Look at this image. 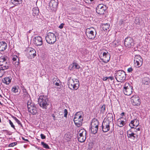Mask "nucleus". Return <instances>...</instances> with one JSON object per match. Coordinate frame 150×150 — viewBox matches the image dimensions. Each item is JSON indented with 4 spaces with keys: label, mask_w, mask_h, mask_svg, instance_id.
<instances>
[{
    "label": "nucleus",
    "mask_w": 150,
    "mask_h": 150,
    "mask_svg": "<svg viewBox=\"0 0 150 150\" xmlns=\"http://www.w3.org/2000/svg\"><path fill=\"white\" fill-rule=\"evenodd\" d=\"M52 116L53 117V119L54 120H56L55 116L54 114L52 115Z\"/></svg>",
    "instance_id": "864d4df0"
},
{
    "label": "nucleus",
    "mask_w": 150,
    "mask_h": 150,
    "mask_svg": "<svg viewBox=\"0 0 150 150\" xmlns=\"http://www.w3.org/2000/svg\"><path fill=\"white\" fill-rule=\"evenodd\" d=\"M99 122L98 120L96 119H93L91 123V125L98 127Z\"/></svg>",
    "instance_id": "c85d7f7f"
},
{
    "label": "nucleus",
    "mask_w": 150,
    "mask_h": 150,
    "mask_svg": "<svg viewBox=\"0 0 150 150\" xmlns=\"http://www.w3.org/2000/svg\"><path fill=\"white\" fill-rule=\"evenodd\" d=\"M41 144L43 146V147L44 148L48 149H50V147L46 143H45L44 142H41Z\"/></svg>",
    "instance_id": "f704fd0d"
},
{
    "label": "nucleus",
    "mask_w": 150,
    "mask_h": 150,
    "mask_svg": "<svg viewBox=\"0 0 150 150\" xmlns=\"http://www.w3.org/2000/svg\"><path fill=\"white\" fill-rule=\"evenodd\" d=\"M125 72L123 70H119L115 73V78L118 82H123L125 81Z\"/></svg>",
    "instance_id": "f03ea898"
},
{
    "label": "nucleus",
    "mask_w": 150,
    "mask_h": 150,
    "mask_svg": "<svg viewBox=\"0 0 150 150\" xmlns=\"http://www.w3.org/2000/svg\"><path fill=\"white\" fill-rule=\"evenodd\" d=\"M64 117H67V115L68 114L67 110L66 109H65L64 110Z\"/></svg>",
    "instance_id": "a19ab883"
},
{
    "label": "nucleus",
    "mask_w": 150,
    "mask_h": 150,
    "mask_svg": "<svg viewBox=\"0 0 150 150\" xmlns=\"http://www.w3.org/2000/svg\"><path fill=\"white\" fill-rule=\"evenodd\" d=\"M38 101L39 106L43 109H47L49 105L50 101L46 96L41 95L39 96Z\"/></svg>",
    "instance_id": "f257e3e1"
},
{
    "label": "nucleus",
    "mask_w": 150,
    "mask_h": 150,
    "mask_svg": "<svg viewBox=\"0 0 150 150\" xmlns=\"http://www.w3.org/2000/svg\"><path fill=\"white\" fill-rule=\"evenodd\" d=\"M79 80L77 79H72L70 77L68 78V80L67 82V84L69 88L72 87L73 85L75 83V82H79Z\"/></svg>",
    "instance_id": "412c9836"
},
{
    "label": "nucleus",
    "mask_w": 150,
    "mask_h": 150,
    "mask_svg": "<svg viewBox=\"0 0 150 150\" xmlns=\"http://www.w3.org/2000/svg\"><path fill=\"white\" fill-rule=\"evenodd\" d=\"M101 27L103 30L104 31H105L109 29L110 25L108 23L103 24H102Z\"/></svg>",
    "instance_id": "7c9ffc66"
},
{
    "label": "nucleus",
    "mask_w": 150,
    "mask_h": 150,
    "mask_svg": "<svg viewBox=\"0 0 150 150\" xmlns=\"http://www.w3.org/2000/svg\"><path fill=\"white\" fill-rule=\"evenodd\" d=\"M40 137L42 139H45L46 137L43 134H40Z\"/></svg>",
    "instance_id": "c03bdc74"
},
{
    "label": "nucleus",
    "mask_w": 150,
    "mask_h": 150,
    "mask_svg": "<svg viewBox=\"0 0 150 150\" xmlns=\"http://www.w3.org/2000/svg\"><path fill=\"white\" fill-rule=\"evenodd\" d=\"M27 56L29 58H32L36 56V52L35 50L29 48L27 50Z\"/></svg>",
    "instance_id": "2eb2a0df"
},
{
    "label": "nucleus",
    "mask_w": 150,
    "mask_h": 150,
    "mask_svg": "<svg viewBox=\"0 0 150 150\" xmlns=\"http://www.w3.org/2000/svg\"><path fill=\"white\" fill-rule=\"evenodd\" d=\"M108 79H109L111 80L112 81L114 79V78L112 76H109L108 77Z\"/></svg>",
    "instance_id": "3c124183"
},
{
    "label": "nucleus",
    "mask_w": 150,
    "mask_h": 150,
    "mask_svg": "<svg viewBox=\"0 0 150 150\" xmlns=\"http://www.w3.org/2000/svg\"><path fill=\"white\" fill-rule=\"evenodd\" d=\"M0 97H1V98H2V96H1V95L0 94Z\"/></svg>",
    "instance_id": "e2e57ef3"
},
{
    "label": "nucleus",
    "mask_w": 150,
    "mask_h": 150,
    "mask_svg": "<svg viewBox=\"0 0 150 150\" xmlns=\"http://www.w3.org/2000/svg\"><path fill=\"white\" fill-rule=\"evenodd\" d=\"M108 8L107 6L103 4H99L96 8V13L100 15H103L106 13V11Z\"/></svg>",
    "instance_id": "39448f33"
},
{
    "label": "nucleus",
    "mask_w": 150,
    "mask_h": 150,
    "mask_svg": "<svg viewBox=\"0 0 150 150\" xmlns=\"http://www.w3.org/2000/svg\"><path fill=\"white\" fill-rule=\"evenodd\" d=\"M134 65L136 67H141L143 63V59L139 55H135L134 58Z\"/></svg>",
    "instance_id": "1a4fd4ad"
},
{
    "label": "nucleus",
    "mask_w": 150,
    "mask_h": 150,
    "mask_svg": "<svg viewBox=\"0 0 150 150\" xmlns=\"http://www.w3.org/2000/svg\"><path fill=\"white\" fill-rule=\"evenodd\" d=\"M12 117L19 125H20L22 127L23 126L22 124L21 123L20 121L16 117L13 116H12Z\"/></svg>",
    "instance_id": "c9c22d12"
},
{
    "label": "nucleus",
    "mask_w": 150,
    "mask_h": 150,
    "mask_svg": "<svg viewBox=\"0 0 150 150\" xmlns=\"http://www.w3.org/2000/svg\"><path fill=\"white\" fill-rule=\"evenodd\" d=\"M125 115V113L124 112H122V113L121 114H120V115L121 116H123Z\"/></svg>",
    "instance_id": "4d7b16f0"
},
{
    "label": "nucleus",
    "mask_w": 150,
    "mask_h": 150,
    "mask_svg": "<svg viewBox=\"0 0 150 150\" xmlns=\"http://www.w3.org/2000/svg\"><path fill=\"white\" fill-rule=\"evenodd\" d=\"M52 82H53V83H54L57 81H60V80L57 78V77H54L53 78L52 80Z\"/></svg>",
    "instance_id": "4c0bfd02"
},
{
    "label": "nucleus",
    "mask_w": 150,
    "mask_h": 150,
    "mask_svg": "<svg viewBox=\"0 0 150 150\" xmlns=\"http://www.w3.org/2000/svg\"><path fill=\"white\" fill-rule=\"evenodd\" d=\"M4 69H2V68H0V73H1L2 74H3L4 72L3 71Z\"/></svg>",
    "instance_id": "8fccbe9b"
},
{
    "label": "nucleus",
    "mask_w": 150,
    "mask_h": 150,
    "mask_svg": "<svg viewBox=\"0 0 150 150\" xmlns=\"http://www.w3.org/2000/svg\"><path fill=\"white\" fill-rule=\"evenodd\" d=\"M19 88V87L18 86H14L12 88L11 91L12 92L16 93L18 92Z\"/></svg>",
    "instance_id": "473e14b6"
},
{
    "label": "nucleus",
    "mask_w": 150,
    "mask_h": 150,
    "mask_svg": "<svg viewBox=\"0 0 150 150\" xmlns=\"http://www.w3.org/2000/svg\"><path fill=\"white\" fill-rule=\"evenodd\" d=\"M131 102L134 106H139L141 103V100L137 95L133 96L130 98Z\"/></svg>",
    "instance_id": "9b49d317"
},
{
    "label": "nucleus",
    "mask_w": 150,
    "mask_h": 150,
    "mask_svg": "<svg viewBox=\"0 0 150 150\" xmlns=\"http://www.w3.org/2000/svg\"><path fill=\"white\" fill-rule=\"evenodd\" d=\"M33 40L35 45L37 46H40L43 43L42 38L40 36L35 37Z\"/></svg>",
    "instance_id": "f3484780"
},
{
    "label": "nucleus",
    "mask_w": 150,
    "mask_h": 150,
    "mask_svg": "<svg viewBox=\"0 0 150 150\" xmlns=\"http://www.w3.org/2000/svg\"><path fill=\"white\" fill-rule=\"evenodd\" d=\"M127 133L128 137L130 139L133 140L137 139L138 135L136 133L133 132L132 129H130L128 131Z\"/></svg>",
    "instance_id": "6ab92c4d"
},
{
    "label": "nucleus",
    "mask_w": 150,
    "mask_h": 150,
    "mask_svg": "<svg viewBox=\"0 0 150 150\" xmlns=\"http://www.w3.org/2000/svg\"><path fill=\"white\" fill-rule=\"evenodd\" d=\"M84 1L87 3H89V0H84Z\"/></svg>",
    "instance_id": "6e6d98bb"
},
{
    "label": "nucleus",
    "mask_w": 150,
    "mask_h": 150,
    "mask_svg": "<svg viewBox=\"0 0 150 150\" xmlns=\"http://www.w3.org/2000/svg\"><path fill=\"white\" fill-rule=\"evenodd\" d=\"M9 63L5 57H2L0 58V66L2 69H7L9 67Z\"/></svg>",
    "instance_id": "9d476101"
},
{
    "label": "nucleus",
    "mask_w": 150,
    "mask_h": 150,
    "mask_svg": "<svg viewBox=\"0 0 150 150\" xmlns=\"http://www.w3.org/2000/svg\"><path fill=\"white\" fill-rule=\"evenodd\" d=\"M112 123V122L108 120L103 121L102 126V131L105 132L108 131L110 129V125Z\"/></svg>",
    "instance_id": "ddd939ff"
},
{
    "label": "nucleus",
    "mask_w": 150,
    "mask_h": 150,
    "mask_svg": "<svg viewBox=\"0 0 150 150\" xmlns=\"http://www.w3.org/2000/svg\"><path fill=\"white\" fill-rule=\"evenodd\" d=\"M139 124V122L138 120L134 119L131 121L129 125L131 129L134 128V127H137Z\"/></svg>",
    "instance_id": "aec40b11"
},
{
    "label": "nucleus",
    "mask_w": 150,
    "mask_h": 150,
    "mask_svg": "<svg viewBox=\"0 0 150 150\" xmlns=\"http://www.w3.org/2000/svg\"><path fill=\"white\" fill-rule=\"evenodd\" d=\"M79 82H75V83L73 85L72 87H71L69 88L71 90H77L79 86Z\"/></svg>",
    "instance_id": "bb28decb"
},
{
    "label": "nucleus",
    "mask_w": 150,
    "mask_h": 150,
    "mask_svg": "<svg viewBox=\"0 0 150 150\" xmlns=\"http://www.w3.org/2000/svg\"><path fill=\"white\" fill-rule=\"evenodd\" d=\"M83 120V117L81 116V112H77L75 114L74 119V121L76 125L78 127H80L82 124Z\"/></svg>",
    "instance_id": "20e7f679"
},
{
    "label": "nucleus",
    "mask_w": 150,
    "mask_h": 150,
    "mask_svg": "<svg viewBox=\"0 0 150 150\" xmlns=\"http://www.w3.org/2000/svg\"><path fill=\"white\" fill-rule=\"evenodd\" d=\"M31 29H30V30H29V31L28 32V33H30L31 31V30L33 29V28H31Z\"/></svg>",
    "instance_id": "13d9d810"
},
{
    "label": "nucleus",
    "mask_w": 150,
    "mask_h": 150,
    "mask_svg": "<svg viewBox=\"0 0 150 150\" xmlns=\"http://www.w3.org/2000/svg\"><path fill=\"white\" fill-rule=\"evenodd\" d=\"M7 45L4 41L0 42V51H3L7 48Z\"/></svg>",
    "instance_id": "4be33fe9"
},
{
    "label": "nucleus",
    "mask_w": 150,
    "mask_h": 150,
    "mask_svg": "<svg viewBox=\"0 0 150 150\" xmlns=\"http://www.w3.org/2000/svg\"><path fill=\"white\" fill-rule=\"evenodd\" d=\"M133 90V87L129 83H125L124 85V89L123 90V91L125 95H130L132 93Z\"/></svg>",
    "instance_id": "423d86ee"
},
{
    "label": "nucleus",
    "mask_w": 150,
    "mask_h": 150,
    "mask_svg": "<svg viewBox=\"0 0 150 150\" xmlns=\"http://www.w3.org/2000/svg\"><path fill=\"white\" fill-rule=\"evenodd\" d=\"M78 139L80 142H84L86 139V131L84 129H81L79 132Z\"/></svg>",
    "instance_id": "0eeeda50"
},
{
    "label": "nucleus",
    "mask_w": 150,
    "mask_h": 150,
    "mask_svg": "<svg viewBox=\"0 0 150 150\" xmlns=\"http://www.w3.org/2000/svg\"><path fill=\"white\" fill-rule=\"evenodd\" d=\"M142 83L145 85L150 84V79L148 77H145L142 79Z\"/></svg>",
    "instance_id": "5701e85b"
},
{
    "label": "nucleus",
    "mask_w": 150,
    "mask_h": 150,
    "mask_svg": "<svg viewBox=\"0 0 150 150\" xmlns=\"http://www.w3.org/2000/svg\"><path fill=\"white\" fill-rule=\"evenodd\" d=\"M11 3L14 5L13 6L18 5L21 4L22 0H11Z\"/></svg>",
    "instance_id": "a878e982"
},
{
    "label": "nucleus",
    "mask_w": 150,
    "mask_h": 150,
    "mask_svg": "<svg viewBox=\"0 0 150 150\" xmlns=\"http://www.w3.org/2000/svg\"><path fill=\"white\" fill-rule=\"evenodd\" d=\"M13 63L16 67L18 66L19 63V59L16 55H14L12 58Z\"/></svg>",
    "instance_id": "b1692460"
},
{
    "label": "nucleus",
    "mask_w": 150,
    "mask_h": 150,
    "mask_svg": "<svg viewBox=\"0 0 150 150\" xmlns=\"http://www.w3.org/2000/svg\"><path fill=\"white\" fill-rule=\"evenodd\" d=\"M134 132H137V130H138V131H140V127H138V128H134Z\"/></svg>",
    "instance_id": "09e8293b"
},
{
    "label": "nucleus",
    "mask_w": 150,
    "mask_h": 150,
    "mask_svg": "<svg viewBox=\"0 0 150 150\" xmlns=\"http://www.w3.org/2000/svg\"><path fill=\"white\" fill-rule=\"evenodd\" d=\"M64 24L63 23H61L60 25L59 26V28L60 29H62L63 28L64 25Z\"/></svg>",
    "instance_id": "a18cd8bd"
},
{
    "label": "nucleus",
    "mask_w": 150,
    "mask_h": 150,
    "mask_svg": "<svg viewBox=\"0 0 150 150\" xmlns=\"http://www.w3.org/2000/svg\"><path fill=\"white\" fill-rule=\"evenodd\" d=\"M122 118V117H121L119 120H118V122H119V127H122L125 124V122L123 120H121V119Z\"/></svg>",
    "instance_id": "72a5a7b5"
},
{
    "label": "nucleus",
    "mask_w": 150,
    "mask_h": 150,
    "mask_svg": "<svg viewBox=\"0 0 150 150\" xmlns=\"http://www.w3.org/2000/svg\"><path fill=\"white\" fill-rule=\"evenodd\" d=\"M32 11L33 14L34 16L38 15L39 12L38 8L36 7H35L33 8Z\"/></svg>",
    "instance_id": "c756f323"
},
{
    "label": "nucleus",
    "mask_w": 150,
    "mask_h": 150,
    "mask_svg": "<svg viewBox=\"0 0 150 150\" xmlns=\"http://www.w3.org/2000/svg\"><path fill=\"white\" fill-rule=\"evenodd\" d=\"M103 58H101L103 62L107 63L109 62L110 59V54L107 52H104L103 54Z\"/></svg>",
    "instance_id": "dca6fc26"
},
{
    "label": "nucleus",
    "mask_w": 150,
    "mask_h": 150,
    "mask_svg": "<svg viewBox=\"0 0 150 150\" xmlns=\"http://www.w3.org/2000/svg\"><path fill=\"white\" fill-rule=\"evenodd\" d=\"M69 68L71 70H73L75 69H79L80 67L77 63H74L70 65Z\"/></svg>",
    "instance_id": "393cba45"
},
{
    "label": "nucleus",
    "mask_w": 150,
    "mask_h": 150,
    "mask_svg": "<svg viewBox=\"0 0 150 150\" xmlns=\"http://www.w3.org/2000/svg\"><path fill=\"white\" fill-rule=\"evenodd\" d=\"M38 150H43V149L42 148H38Z\"/></svg>",
    "instance_id": "bf43d9fd"
},
{
    "label": "nucleus",
    "mask_w": 150,
    "mask_h": 150,
    "mask_svg": "<svg viewBox=\"0 0 150 150\" xmlns=\"http://www.w3.org/2000/svg\"><path fill=\"white\" fill-rule=\"evenodd\" d=\"M124 45L127 48H131L134 46L133 40L130 37H127L125 38Z\"/></svg>",
    "instance_id": "f8f14e48"
},
{
    "label": "nucleus",
    "mask_w": 150,
    "mask_h": 150,
    "mask_svg": "<svg viewBox=\"0 0 150 150\" xmlns=\"http://www.w3.org/2000/svg\"><path fill=\"white\" fill-rule=\"evenodd\" d=\"M27 107L28 111L33 115H35L37 113V109L35 106L33 105V103H30V105L28 104Z\"/></svg>",
    "instance_id": "4468645a"
},
{
    "label": "nucleus",
    "mask_w": 150,
    "mask_h": 150,
    "mask_svg": "<svg viewBox=\"0 0 150 150\" xmlns=\"http://www.w3.org/2000/svg\"><path fill=\"white\" fill-rule=\"evenodd\" d=\"M9 123L10 124V125L11 127H12L14 129H15V126L13 125V122L11 121L10 120H9Z\"/></svg>",
    "instance_id": "ea45409f"
},
{
    "label": "nucleus",
    "mask_w": 150,
    "mask_h": 150,
    "mask_svg": "<svg viewBox=\"0 0 150 150\" xmlns=\"http://www.w3.org/2000/svg\"><path fill=\"white\" fill-rule=\"evenodd\" d=\"M57 1V0H51L49 3V6L52 11H54L57 6L58 3Z\"/></svg>",
    "instance_id": "a211bd4d"
},
{
    "label": "nucleus",
    "mask_w": 150,
    "mask_h": 150,
    "mask_svg": "<svg viewBox=\"0 0 150 150\" xmlns=\"http://www.w3.org/2000/svg\"><path fill=\"white\" fill-rule=\"evenodd\" d=\"M22 139L26 141H27V142H28V140L27 139H25L24 137H22Z\"/></svg>",
    "instance_id": "5fc2aeb1"
},
{
    "label": "nucleus",
    "mask_w": 150,
    "mask_h": 150,
    "mask_svg": "<svg viewBox=\"0 0 150 150\" xmlns=\"http://www.w3.org/2000/svg\"><path fill=\"white\" fill-rule=\"evenodd\" d=\"M60 82V81H57L55 82L54 84L56 86H59V82Z\"/></svg>",
    "instance_id": "de8ad7c7"
},
{
    "label": "nucleus",
    "mask_w": 150,
    "mask_h": 150,
    "mask_svg": "<svg viewBox=\"0 0 150 150\" xmlns=\"http://www.w3.org/2000/svg\"><path fill=\"white\" fill-rule=\"evenodd\" d=\"M17 144L16 142H14L8 145L9 147H13L14 146L16 145Z\"/></svg>",
    "instance_id": "58836bf2"
},
{
    "label": "nucleus",
    "mask_w": 150,
    "mask_h": 150,
    "mask_svg": "<svg viewBox=\"0 0 150 150\" xmlns=\"http://www.w3.org/2000/svg\"><path fill=\"white\" fill-rule=\"evenodd\" d=\"M3 81L4 83L8 85L11 82V79L9 77H5L3 80Z\"/></svg>",
    "instance_id": "2f4dec72"
},
{
    "label": "nucleus",
    "mask_w": 150,
    "mask_h": 150,
    "mask_svg": "<svg viewBox=\"0 0 150 150\" xmlns=\"http://www.w3.org/2000/svg\"><path fill=\"white\" fill-rule=\"evenodd\" d=\"M86 34L88 38L93 39L96 36V32L94 29L90 28L86 29Z\"/></svg>",
    "instance_id": "6e6552de"
},
{
    "label": "nucleus",
    "mask_w": 150,
    "mask_h": 150,
    "mask_svg": "<svg viewBox=\"0 0 150 150\" xmlns=\"http://www.w3.org/2000/svg\"><path fill=\"white\" fill-rule=\"evenodd\" d=\"M0 104L2 105V104L1 103V102L0 101Z\"/></svg>",
    "instance_id": "0e129e2a"
},
{
    "label": "nucleus",
    "mask_w": 150,
    "mask_h": 150,
    "mask_svg": "<svg viewBox=\"0 0 150 150\" xmlns=\"http://www.w3.org/2000/svg\"><path fill=\"white\" fill-rule=\"evenodd\" d=\"M98 129V127L91 125V130L92 133L96 134L97 132Z\"/></svg>",
    "instance_id": "cd10ccee"
},
{
    "label": "nucleus",
    "mask_w": 150,
    "mask_h": 150,
    "mask_svg": "<svg viewBox=\"0 0 150 150\" xmlns=\"http://www.w3.org/2000/svg\"><path fill=\"white\" fill-rule=\"evenodd\" d=\"M94 0H89V3H90L91 2L93 1Z\"/></svg>",
    "instance_id": "052dcab7"
},
{
    "label": "nucleus",
    "mask_w": 150,
    "mask_h": 150,
    "mask_svg": "<svg viewBox=\"0 0 150 150\" xmlns=\"http://www.w3.org/2000/svg\"><path fill=\"white\" fill-rule=\"evenodd\" d=\"M23 90V92L24 93V94L26 95L28 94V93L26 91V89L24 88V87H23V88H22Z\"/></svg>",
    "instance_id": "79ce46f5"
},
{
    "label": "nucleus",
    "mask_w": 150,
    "mask_h": 150,
    "mask_svg": "<svg viewBox=\"0 0 150 150\" xmlns=\"http://www.w3.org/2000/svg\"><path fill=\"white\" fill-rule=\"evenodd\" d=\"M45 39L47 43L50 44H52L56 41V37L54 33L49 32L46 35Z\"/></svg>",
    "instance_id": "7ed1b4c3"
},
{
    "label": "nucleus",
    "mask_w": 150,
    "mask_h": 150,
    "mask_svg": "<svg viewBox=\"0 0 150 150\" xmlns=\"http://www.w3.org/2000/svg\"><path fill=\"white\" fill-rule=\"evenodd\" d=\"M108 79L107 77H104L103 78V79L104 81H106Z\"/></svg>",
    "instance_id": "603ef678"
},
{
    "label": "nucleus",
    "mask_w": 150,
    "mask_h": 150,
    "mask_svg": "<svg viewBox=\"0 0 150 150\" xmlns=\"http://www.w3.org/2000/svg\"><path fill=\"white\" fill-rule=\"evenodd\" d=\"M133 71V69L132 68L130 67L128 69L127 71L128 72H131Z\"/></svg>",
    "instance_id": "37998d69"
},
{
    "label": "nucleus",
    "mask_w": 150,
    "mask_h": 150,
    "mask_svg": "<svg viewBox=\"0 0 150 150\" xmlns=\"http://www.w3.org/2000/svg\"><path fill=\"white\" fill-rule=\"evenodd\" d=\"M105 110V105H103L100 108V112L104 113Z\"/></svg>",
    "instance_id": "e433bc0d"
},
{
    "label": "nucleus",
    "mask_w": 150,
    "mask_h": 150,
    "mask_svg": "<svg viewBox=\"0 0 150 150\" xmlns=\"http://www.w3.org/2000/svg\"><path fill=\"white\" fill-rule=\"evenodd\" d=\"M21 87L22 88H23V87H24V86L23 85H22V86H21Z\"/></svg>",
    "instance_id": "680f3d73"
},
{
    "label": "nucleus",
    "mask_w": 150,
    "mask_h": 150,
    "mask_svg": "<svg viewBox=\"0 0 150 150\" xmlns=\"http://www.w3.org/2000/svg\"><path fill=\"white\" fill-rule=\"evenodd\" d=\"M30 27L31 28H32L33 27V24L31 23H28V24L27 27Z\"/></svg>",
    "instance_id": "49530a36"
}]
</instances>
